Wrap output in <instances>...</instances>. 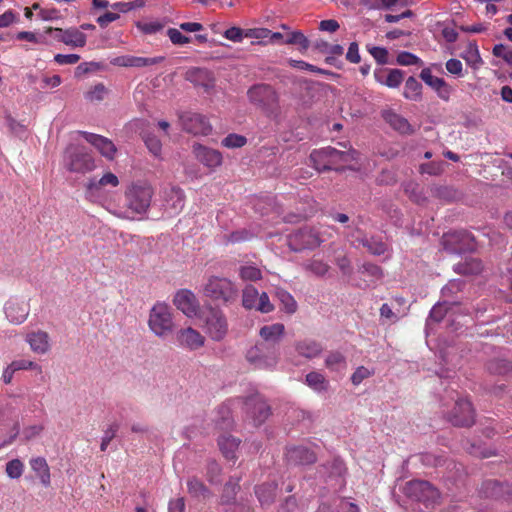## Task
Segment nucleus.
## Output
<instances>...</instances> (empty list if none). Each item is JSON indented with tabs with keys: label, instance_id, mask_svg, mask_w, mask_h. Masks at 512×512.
<instances>
[{
	"label": "nucleus",
	"instance_id": "6",
	"mask_svg": "<svg viewBox=\"0 0 512 512\" xmlns=\"http://www.w3.org/2000/svg\"><path fill=\"white\" fill-rule=\"evenodd\" d=\"M442 244L446 251L454 254H461L475 249L474 237L466 230H455L445 233L442 237Z\"/></svg>",
	"mask_w": 512,
	"mask_h": 512
},
{
	"label": "nucleus",
	"instance_id": "24",
	"mask_svg": "<svg viewBox=\"0 0 512 512\" xmlns=\"http://www.w3.org/2000/svg\"><path fill=\"white\" fill-rule=\"evenodd\" d=\"M165 59L164 56L155 57H137L131 55H123L115 57L111 60V64L119 67H146L159 64Z\"/></svg>",
	"mask_w": 512,
	"mask_h": 512
},
{
	"label": "nucleus",
	"instance_id": "64",
	"mask_svg": "<svg viewBox=\"0 0 512 512\" xmlns=\"http://www.w3.org/2000/svg\"><path fill=\"white\" fill-rule=\"evenodd\" d=\"M421 173H426L429 175H439L443 171V162H431L425 163L420 166Z\"/></svg>",
	"mask_w": 512,
	"mask_h": 512
},
{
	"label": "nucleus",
	"instance_id": "34",
	"mask_svg": "<svg viewBox=\"0 0 512 512\" xmlns=\"http://www.w3.org/2000/svg\"><path fill=\"white\" fill-rule=\"evenodd\" d=\"M30 465L33 471L36 472L40 482L45 486L50 485V469L43 457L33 458L30 461Z\"/></svg>",
	"mask_w": 512,
	"mask_h": 512
},
{
	"label": "nucleus",
	"instance_id": "45",
	"mask_svg": "<svg viewBox=\"0 0 512 512\" xmlns=\"http://www.w3.org/2000/svg\"><path fill=\"white\" fill-rule=\"evenodd\" d=\"M305 271L315 276L322 277L329 271V265L320 259H312L303 264Z\"/></svg>",
	"mask_w": 512,
	"mask_h": 512
},
{
	"label": "nucleus",
	"instance_id": "28",
	"mask_svg": "<svg viewBox=\"0 0 512 512\" xmlns=\"http://www.w3.org/2000/svg\"><path fill=\"white\" fill-rule=\"evenodd\" d=\"M25 340L34 353L43 355L50 349V338L45 331L30 332L26 335Z\"/></svg>",
	"mask_w": 512,
	"mask_h": 512
},
{
	"label": "nucleus",
	"instance_id": "48",
	"mask_svg": "<svg viewBox=\"0 0 512 512\" xmlns=\"http://www.w3.org/2000/svg\"><path fill=\"white\" fill-rule=\"evenodd\" d=\"M218 419L216 424L220 429H229L233 425L231 411L228 405L223 404L218 408Z\"/></svg>",
	"mask_w": 512,
	"mask_h": 512
},
{
	"label": "nucleus",
	"instance_id": "60",
	"mask_svg": "<svg viewBox=\"0 0 512 512\" xmlns=\"http://www.w3.org/2000/svg\"><path fill=\"white\" fill-rule=\"evenodd\" d=\"M167 36L174 45H185L190 42V38L185 36L176 28H169Z\"/></svg>",
	"mask_w": 512,
	"mask_h": 512
},
{
	"label": "nucleus",
	"instance_id": "53",
	"mask_svg": "<svg viewBox=\"0 0 512 512\" xmlns=\"http://www.w3.org/2000/svg\"><path fill=\"white\" fill-rule=\"evenodd\" d=\"M107 94V89L103 83H98L92 87L86 94L85 98L91 102L101 101Z\"/></svg>",
	"mask_w": 512,
	"mask_h": 512
},
{
	"label": "nucleus",
	"instance_id": "33",
	"mask_svg": "<svg viewBox=\"0 0 512 512\" xmlns=\"http://www.w3.org/2000/svg\"><path fill=\"white\" fill-rule=\"evenodd\" d=\"M383 117L385 121L389 123V125L396 131L403 134L409 133L411 131V125L409 124L408 120L401 115L393 111H386L384 112Z\"/></svg>",
	"mask_w": 512,
	"mask_h": 512
},
{
	"label": "nucleus",
	"instance_id": "54",
	"mask_svg": "<svg viewBox=\"0 0 512 512\" xmlns=\"http://www.w3.org/2000/svg\"><path fill=\"white\" fill-rule=\"evenodd\" d=\"M15 371L20 370H36L38 373H42V368L36 362L28 359H18L11 363Z\"/></svg>",
	"mask_w": 512,
	"mask_h": 512
},
{
	"label": "nucleus",
	"instance_id": "41",
	"mask_svg": "<svg viewBox=\"0 0 512 512\" xmlns=\"http://www.w3.org/2000/svg\"><path fill=\"white\" fill-rule=\"evenodd\" d=\"M252 403H255V408L251 412L254 421L261 424L269 416L270 408L264 401H259L258 398H249L246 405L250 407Z\"/></svg>",
	"mask_w": 512,
	"mask_h": 512
},
{
	"label": "nucleus",
	"instance_id": "17",
	"mask_svg": "<svg viewBox=\"0 0 512 512\" xmlns=\"http://www.w3.org/2000/svg\"><path fill=\"white\" fill-rule=\"evenodd\" d=\"M163 206L169 215L180 213L185 204V195L182 189L171 186L162 191Z\"/></svg>",
	"mask_w": 512,
	"mask_h": 512
},
{
	"label": "nucleus",
	"instance_id": "44",
	"mask_svg": "<svg viewBox=\"0 0 512 512\" xmlns=\"http://www.w3.org/2000/svg\"><path fill=\"white\" fill-rule=\"evenodd\" d=\"M189 494L195 498H206L209 496V489L197 478H190L187 481Z\"/></svg>",
	"mask_w": 512,
	"mask_h": 512
},
{
	"label": "nucleus",
	"instance_id": "13",
	"mask_svg": "<svg viewBox=\"0 0 512 512\" xmlns=\"http://www.w3.org/2000/svg\"><path fill=\"white\" fill-rule=\"evenodd\" d=\"M180 122L183 130L193 135H208L212 129L207 118L195 112L182 113Z\"/></svg>",
	"mask_w": 512,
	"mask_h": 512
},
{
	"label": "nucleus",
	"instance_id": "26",
	"mask_svg": "<svg viewBox=\"0 0 512 512\" xmlns=\"http://www.w3.org/2000/svg\"><path fill=\"white\" fill-rule=\"evenodd\" d=\"M375 80L389 88H397L404 79V72L400 69H376L374 71Z\"/></svg>",
	"mask_w": 512,
	"mask_h": 512
},
{
	"label": "nucleus",
	"instance_id": "4",
	"mask_svg": "<svg viewBox=\"0 0 512 512\" xmlns=\"http://www.w3.org/2000/svg\"><path fill=\"white\" fill-rule=\"evenodd\" d=\"M148 325L157 337H168L174 328L171 308L163 302H157L150 310Z\"/></svg>",
	"mask_w": 512,
	"mask_h": 512
},
{
	"label": "nucleus",
	"instance_id": "3",
	"mask_svg": "<svg viewBox=\"0 0 512 512\" xmlns=\"http://www.w3.org/2000/svg\"><path fill=\"white\" fill-rule=\"evenodd\" d=\"M63 166L71 173L85 174L95 169V160L85 147L69 144L63 154Z\"/></svg>",
	"mask_w": 512,
	"mask_h": 512
},
{
	"label": "nucleus",
	"instance_id": "14",
	"mask_svg": "<svg viewBox=\"0 0 512 512\" xmlns=\"http://www.w3.org/2000/svg\"><path fill=\"white\" fill-rule=\"evenodd\" d=\"M454 426L469 427L475 421L474 410L468 399L459 398L448 417Z\"/></svg>",
	"mask_w": 512,
	"mask_h": 512
},
{
	"label": "nucleus",
	"instance_id": "56",
	"mask_svg": "<svg viewBox=\"0 0 512 512\" xmlns=\"http://www.w3.org/2000/svg\"><path fill=\"white\" fill-rule=\"evenodd\" d=\"M397 63L399 65H403V66H411V65H422L423 62L422 60L417 57L416 55L410 53V52H407V51H403V52H400L397 56Z\"/></svg>",
	"mask_w": 512,
	"mask_h": 512
},
{
	"label": "nucleus",
	"instance_id": "40",
	"mask_svg": "<svg viewBox=\"0 0 512 512\" xmlns=\"http://www.w3.org/2000/svg\"><path fill=\"white\" fill-rule=\"evenodd\" d=\"M422 95V85L414 77H409L404 86L403 96L412 101H419Z\"/></svg>",
	"mask_w": 512,
	"mask_h": 512
},
{
	"label": "nucleus",
	"instance_id": "16",
	"mask_svg": "<svg viewBox=\"0 0 512 512\" xmlns=\"http://www.w3.org/2000/svg\"><path fill=\"white\" fill-rule=\"evenodd\" d=\"M79 134L90 143L107 160H113L117 153V147L107 137L86 131H79Z\"/></svg>",
	"mask_w": 512,
	"mask_h": 512
},
{
	"label": "nucleus",
	"instance_id": "57",
	"mask_svg": "<svg viewBox=\"0 0 512 512\" xmlns=\"http://www.w3.org/2000/svg\"><path fill=\"white\" fill-rule=\"evenodd\" d=\"M220 473H221V467L220 465L214 461L211 460L207 464V479L212 484H219L220 483Z\"/></svg>",
	"mask_w": 512,
	"mask_h": 512
},
{
	"label": "nucleus",
	"instance_id": "25",
	"mask_svg": "<svg viewBox=\"0 0 512 512\" xmlns=\"http://www.w3.org/2000/svg\"><path fill=\"white\" fill-rule=\"evenodd\" d=\"M193 152L196 158L209 168H215L222 164V154L218 150L205 147L201 144H194Z\"/></svg>",
	"mask_w": 512,
	"mask_h": 512
},
{
	"label": "nucleus",
	"instance_id": "20",
	"mask_svg": "<svg viewBox=\"0 0 512 512\" xmlns=\"http://www.w3.org/2000/svg\"><path fill=\"white\" fill-rule=\"evenodd\" d=\"M420 78L436 92L440 99L444 101L450 99L452 87L443 78L434 76L430 68H424L420 73Z\"/></svg>",
	"mask_w": 512,
	"mask_h": 512
},
{
	"label": "nucleus",
	"instance_id": "36",
	"mask_svg": "<svg viewBox=\"0 0 512 512\" xmlns=\"http://www.w3.org/2000/svg\"><path fill=\"white\" fill-rule=\"evenodd\" d=\"M305 383L315 392L323 393L329 388V382L323 374L317 371L309 372L306 375Z\"/></svg>",
	"mask_w": 512,
	"mask_h": 512
},
{
	"label": "nucleus",
	"instance_id": "7",
	"mask_svg": "<svg viewBox=\"0 0 512 512\" xmlns=\"http://www.w3.org/2000/svg\"><path fill=\"white\" fill-rule=\"evenodd\" d=\"M403 491L409 498L423 502L426 506L434 504L439 498L438 490L424 480H412L407 482Z\"/></svg>",
	"mask_w": 512,
	"mask_h": 512
},
{
	"label": "nucleus",
	"instance_id": "61",
	"mask_svg": "<svg viewBox=\"0 0 512 512\" xmlns=\"http://www.w3.org/2000/svg\"><path fill=\"white\" fill-rule=\"evenodd\" d=\"M224 37L232 42L239 43L245 37V30L239 27H231L224 32Z\"/></svg>",
	"mask_w": 512,
	"mask_h": 512
},
{
	"label": "nucleus",
	"instance_id": "35",
	"mask_svg": "<svg viewBox=\"0 0 512 512\" xmlns=\"http://www.w3.org/2000/svg\"><path fill=\"white\" fill-rule=\"evenodd\" d=\"M326 149V152H327V158H328V162L330 164V170H340L339 167H337L336 165L338 163H346L352 159H354V156L352 155L351 152H346V151H339L333 147H325Z\"/></svg>",
	"mask_w": 512,
	"mask_h": 512
},
{
	"label": "nucleus",
	"instance_id": "49",
	"mask_svg": "<svg viewBox=\"0 0 512 512\" xmlns=\"http://www.w3.org/2000/svg\"><path fill=\"white\" fill-rule=\"evenodd\" d=\"M324 469L326 470L325 474H327L329 478H340L346 471L344 462L338 458L333 459L328 466H324Z\"/></svg>",
	"mask_w": 512,
	"mask_h": 512
},
{
	"label": "nucleus",
	"instance_id": "55",
	"mask_svg": "<svg viewBox=\"0 0 512 512\" xmlns=\"http://www.w3.org/2000/svg\"><path fill=\"white\" fill-rule=\"evenodd\" d=\"M247 139L239 134H229L222 140V145L227 148H240L244 146Z\"/></svg>",
	"mask_w": 512,
	"mask_h": 512
},
{
	"label": "nucleus",
	"instance_id": "42",
	"mask_svg": "<svg viewBox=\"0 0 512 512\" xmlns=\"http://www.w3.org/2000/svg\"><path fill=\"white\" fill-rule=\"evenodd\" d=\"M326 155L327 152L325 148L314 150L310 154V161L312 162L313 167L319 172L330 170L329 160Z\"/></svg>",
	"mask_w": 512,
	"mask_h": 512
},
{
	"label": "nucleus",
	"instance_id": "62",
	"mask_svg": "<svg viewBox=\"0 0 512 512\" xmlns=\"http://www.w3.org/2000/svg\"><path fill=\"white\" fill-rule=\"evenodd\" d=\"M372 375V371L364 366H359L351 376V381L354 385H359L364 379Z\"/></svg>",
	"mask_w": 512,
	"mask_h": 512
},
{
	"label": "nucleus",
	"instance_id": "12",
	"mask_svg": "<svg viewBox=\"0 0 512 512\" xmlns=\"http://www.w3.org/2000/svg\"><path fill=\"white\" fill-rule=\"evenodd\" d=\"M118 177L112 172L105 173L100 179L91 178L86 184V197L92 202H100L105 195V187H117Z\"/></svg>",
	"mask_w": 512,
	"mask_h": 512
},
{
	"label": "nucleus",
	"instance_id": "32",
	"mask_svg": "<svg viewBox=\"0 0 512 512\" xmlns=\"http://www.w3.org/2000/svg\"><path fill=\"white\" fill-rule=\"evenodd\" d=\"M285 332V326L282 323H274L261 327L259 335L266 342H278Z\"/></svg>",
	"mask_w": 512,
	"mask_h": 512
},
{
	"label": "nucleus",
	"instance_id": "38",
	"mask_svg": "<svg viewBox=\"0 0 512 512\" xmlns=\"http://www.w3.org/2000/svg\"><path fill=\"white\" fill-rule=\"evenodd\" d=\"M325 366L333 372H343L347 368V361L345 356L338 352H330L325 358Z\"/></svg>",
	"mask_w": 512,
	"mask_h": 512
},
{
	"label": "nucleus",
	"instance_id": "19",
	"mask_svg": "<svg viewBox=\"0 0 512 512\" xmlns=\"http://www.w3.org/2000/svg\"><path fill=\"white\" fill-rule=\"evenodd\" d=\"M175 306L187 317H194L199 310V302L193 292L187 289L178 291L173 300Z\"/></svg>",
	"mask_w": 512,
	"mask_h": 512
},
{
	"label": "nucleus",
	"instance_id": "58",
	"mask_svg": "<svg viewBox=\"0 0 512 512\" xmlns=\"http://www.w3.org/2000/svg\"><path fill=\"white\" fill-rule=\"evenodd\" d=\"M367 50L379 64L388 62V51L384 47L367 45Z\"/></svg>",
	"mask_w": 512,
	"mask_h": 512
},
{
	"label": "nucleus",
	"instance_id": "59",
	"mask_svg": "<svg viewBox=\"0 0 512 512\" xmlns=\"http://www.w3.org/2000/svg\"><path fill=\"white\" fill-rule=\"evenodd\" d=\"M118 429L119 425L117 423H113L104 431L100 445L101 451H105L107 449L111 440L116 436Z\"/></svg>",
	"mask_w": 512,
	"mask_h": 512
},
{
	"label": "nucleus",
	"instance_id": "21",
	"mask_svg": "<svg viewBox=\"0 0 512 512\" xmlns=\"http://www.w3.org/2000/svg\"><path fill=\"white\" fill-rule=\"evenodd\" d=\"M29 311L28 303L17 298L9 299L4 306L6 317L13 324L23 323L28 317Z\"/></svg>",
	"mask_w": 512,
	"mask_h": 512
},
{
	"label": "nucleus",
	"instance_id": "43",
	"mask_svg": "<svg viewBox=\"0 0 512 512\" xmlns=\"http://www.w3.org/2000/svg\"><path fill=\"white\" fill-rule=\"evenodd\" d=\"M487 369L492 374L507 375L512 372V363L506 359H494L489 361Z\"/></svg>",
	"mask_w": 512,
	"mask_h": 512
},
{
	"label": "nucleus",
	"instance_id": "52",
	"mask_svg": "<svg viewBox=\"0 0 512 512\" xmlns=\"http://www.w3.org/2000/svg\"><path fill=\"white\" fill-rule=\"evenodd\" d=\"M144 142L147 146V148L149 149V151L154 155V156H160L161 154V150H162V144H161V141L158 139L157 136H155L154 134H146L144 137Z\"/></svg>",
	"mask_w": 512,
	"mask_h": 512
},
{
	"label": "nucleus",
	"instance_id": "50",
	"mask_svg": "<svg viewBox=\"0 0 512 512\" xmlns=\"http://www.w3.org/2000/svg\"><path fill=\"white\" fill-rule=\"evenodd\" d=\"M24 464L19 459H13L6 464L5 472L11 479H18L22 476Z\"/></svg>",
	"mask_w": 512,
	"mask_h": 512
},
{
	"label": "nucleus",
	"instance_id": "47",
	"mask_svg": "<svg viewBox=\"0 0 512 512\" xmlns=\"http://www.w3.org/2000/svg\"><path fill=\"white\" fill-rule=\"evenodd\" d=\"M277 297L281 304L283 305V309L288 314H293L297 310V302L294 297L287 291L281 289L277 291Z\"/></svg>",
	"mask_w": 512,
	"mask_h": 512
},
{
	"label": "nucleus",
	"instance_id": "51",
	"mask_svg": "<svg viewBox=\"0 0 512 512\" xmlns=\"http://www.w3.org/2000/svg\"><path fill=\"white\" fill-rule=\"evenodd\" d=\"M444 303H437L433 306L427 319L426 326L429 327L432 322H440L446 315V308Z\"/></svg>",
	"mask_w": 512,
	"mask_h": 512
},
{
	"label": "nucleus",
	"instance_id": "39",
	"mask_svg": "<svg viewBox=\"0 0 512 512\" xmlns=\"http://www.w3.org/2000/svg\"><path fill=\"white\" fill-rule=\"evenodd\" d=\"M282 44L297 45L300 52H305L310 47L309 39L299 30L289 31Z\"/></svg>",
	"mask_w": 512,
	"mask_h": 512
},
{
	"label": "nucleus",
	"instance_id": "29",
	"mask_svg": "<svg viewBox=\"0 0 512 512\" xmlns=\"http://www.w3.org/2000/svg\"><path fill=\"white\" fill-rule=\"evenodd\" d=\"M295 350L298 355L307 359H313L322 353L323 347L315 340L304 339L295 343Z\"/></svg>",
	"mask_w": 512,
	"mask_h": 512
},
{
	"label": "nucleus",
	"instance_id": "10",
	"mask_svg": "<svg viewBox=\"0 0 512 512\" xmlns=\"http://www.w3.org/2000/svg\"><path fill=\"white\" fill-rule=\"evenodd\" d=\"M246 359L255 368L269 369L277 364L278 354L275 349H268L264 343H258L247 351Z\"/></svg>",
	"mask_w": 512,
	"mask_h": 512
},
{
	"label": "nucleus",
	"instance_id": "9",
	"mask_svg": "<svg viewBox=\"0 0 512 512\" xmlns=\"http://www.w3.org/2000/svg\"><path fill=\"white\" fill-rule=\"evenodd\" d=\"M242 305L245 309L267 314L274 310L266 292L259 293L253 285H246L242 291Z\"/></svg>",
	"mask_w": 512,
	"mask_h": 512
},
{
	"label": "nucleus",
	"instance_id": "31",
	"mask_svg": "<svg viewBox=\"0 0 512 512\" xmlns=\"http://www.w3.org/2000/svg\"><path fill=\"white\" fill-rule=\"evenodd\" d=\"M483 269L482 262L477 258H466L463 262L453 266L454 272L462 275H477Z\"/></svg>",
	"mask_w": 512,
	"mask_h": 512
},
{
	"label": "nucleus",
	"instance_id": "8",
	"mask_svg": "<svg viewBox=\"0 0 512 512\" xmlns=\"http://www.w3.org/2000/svg\"><path fill=\"white\" fill-rule=\"evenodd\" d=\"M322 242L319 233L314 228L307 226L290 233L287 237L288 246L296 252L304 249H314Z\"/></svg>",
	"mask_w": 512,
	"mask_h": 512
},
{
	"label": "nucleus",
	"instance_id": "5",
	"mask_svg": "<svg viewBox=\"0 0 512 512\" xmlns=\"http://www.w3.org/2000/svg\"><path fill=\"white\" fill-rule=\"evenodd\" d=\"M202 328L213 341H221L228 332V323L222 311L210 308L201 316Z\"/></svg>",
	"mask_w": 512,
	"mask_h": 512
},
{
	"label": "nucleus",
	"instance_id": "63",
	"mask_svg": "<svg viewBox=\"0 0 512 512\" xmlns=\"http://www.w3.org/2000/svg\"><path fill=\"white\" fill-rule=\"evenodd\" d=\"M360 272L371 276L373 279H379L382 276L381 268L378 265L372 263H364L360 267Z\"/></svg>",
	"mask_w": 512,
	"mask_h": 512
},
{
	"label": "nucleus",
	"instance_id": "15",
	"mask_svg": "<svg viewBox=\"0 0 512 512\" xmlns=\"http://www.w3.org/2000/svg\"><path fill=\"white\" fill-rule=\"evenodd\" d=\"M47 34H53L57 41L64 43L67 46L74 48L84 47L87 41L86 35L77 28L61 29V28H48Z\"/></svg>",
	"mask_w": 512,
	"mask_h": 512
},
{
	"label": "nucleus",
	"instance_id": "22",
	"mask_svg": "<svg viewBox=\"0 0 512 512\" xmlns=\"http://www.w3.org/2000/svg\"><path fill=\"white\" fill-rule=\"evenodd\" d=\"M176 341L180 347L197 350L204 346L205 338L196 329L187 327L177 331Z\"/></svg>",
	"mask_w": 512,
	"mask_h": 512
},
{
	"label": "nucleus",
	"instance_id": "23",
	"mask_svg": "<svg viewBox=\"0 0 512 512\" xmlns=\"http://www.w3.org/2000/svg\"><path fill=\"white\" fill-rule=\"evenodd\" d=\"M185 78L195 86L202 87L206 93H210L215 87L213 74L205 68H191L186 72Z\"/></svg>",
	"mask_w": 512,
	"mask_h": 512
},
{
	"label": "nucleus",
	"instance_id": "30",
	"mask_svg": "<svg viewBox=\"0 0 512 512\" xmlns=\"http://www.w3.org/2000/svg\"><path fill=\"white\" fill-rule=\"evenodd\" d=\"M240 440L231 435H221L218 439L219 448L228 460L236 459V451L239 447Z\"/></svg>",
	"mask_w": 512,
	"mask_h": 512
},
{
	"label": "nucleus",
	"instance_id": "46",
	"mask_svg": "<svg viewBox=\"0 0 512 512\" xmlns=\"http://www.w3.org/2000/svg\"><path fill=\"white\" fill-rule=\"evenodd\" d=\"M240 278L244 281H258L262 278L261 270L252 264H246L239 269Z\"/></svg>",
	"mask_w": 512,
	"mask_h": 512
},
{
	"label": "nucleus",
	"instance_id": "11",
	"mask_svg": "<svg viewBox=\"0 0 512 512\" xmlns=\"http://www.w3.org/2000/svg\"><path fill=\"white\" fill-rule=\"evenodd\" d=\"M247 96L252 104L259 106L266 111H272L278 100L274 89L267 84H257L252 86L248 90Z\"/></svg>",
	"mask_w": 512,
	"mask_h": 512
},
{
	"label": "nucleus",
	"instance_id": "27",
	"mask_svg": "<svg viewBox=\"0 0 512 512\" xmlns=\"http://www.w3.org/2000/svg\"><path fill=\"white\" fill-rule=\"evenodd\" d=\"M287 461L294 465H307L316 461L315 453L305 446H295L287 449Z\"/></svg>",
	"mask_w": 512,
	"mask_h": 512
},
{
	"label": "nucleus",
	"instance_id": "2",
	"mask_svg": "<svg viewBox=\"0 0 512 512\" xmlns=\"http://www.w3.org/2000/svg\"><path fill=\"white\" fill-rule=\"evenodd\" d=\"M203 294L222 304H231L238 298V288L226 277L210 276L203 286Z\"/></svg>",
	"mask_w": 512,
	"mask_h": 512
},
{
	"label": "nucleus",
	"instance_id": "37",
	"mask_svg": "<svg viewBox=\"0 0 512 512\" xmlns=\"http://www.w3.org/2000/svg\"><path fill=\"white\" fill-rule=\"evenodd\" d=\"M277 484L274 482L264 483L256 487L255 493L262 505H269L276 497Z\"/></svg>",
	"mask_w": 512,
	"mask_h": 512
},
{
	"label": "nucleus",
	"instance_id": "18",
	"mask_svg": "<svg viewBox=\"0 0 512 512\" xmlns=\"http://www.w3.org/2000/svg\"><path fill=\"white\" fill-rule=\"evenodd\" d=\"M349 237L351 245L354 247L363 246L373 255L380 256L387 250V245L380 238H368L366 235H363L359 229L352 232Z\"/></svg>",
	"mask_w": 512,
	"mask_h": 512
},
{
	"label": "nucleus",
	"instance_id": "1",
	"mask_svg": "<svg viewBox=\"0 0 512 512\" xmlns=\"http://www.w3.org/2000/svg\"><path fill=\"white\" fill-rule=\"evenodd\" d=\"M153 196L152 187L146 183L132 184L125 192L126 210H115L113 213L120 217L130 219L134 214H143L150 207Z\"/></svg>",
	"mask_w": 512,
	"mask_h": 512
}]
</instances>
